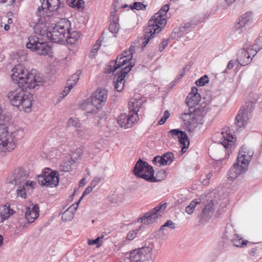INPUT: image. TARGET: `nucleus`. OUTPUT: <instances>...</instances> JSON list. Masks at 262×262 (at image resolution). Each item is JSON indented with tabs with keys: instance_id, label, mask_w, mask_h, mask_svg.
Segmentation results:
<instances>
[{
	"instance_id": "cd10ccee",
	"label": "nucleus",
	"mask_w": 262,
	"mask_h": 262,
	"mask_svg": "<svg viewBox=\"0 0 262 262\" xmlns=\"http://www.w3.org/2000/svg\"><path fill=\"white\" fill-rule=\"evenodd\" d=\"M201 100L200 95H188L186 102L187 106L190 108H194L195 106L198 105Z\"/></svg>"
},
{
	"instance_id": "ddd939ff",
	"label": "nucleus",
	"mask_w": 262,
	"mask_h": 262,
	"mask_svg": "<svg viewBox=\"0 0 262 262\" xmlns=\"http://www.w3.org/2000/svg\"><path fill=\"white\" fill-rule=\"evenodd\" d=\"M167 206V203H164L157 206L150 211L145 213L140 218L141 222L145 225H149L155 223L160 216H161V212L166 209Z\"/></svg>"
},
{
	"instance_id": "a878e982",
	"label": "nucleus",
	"mask_w": 262,
	"mask_h": 262,
	"mask_svg": "<svg viewBox=\"0 0 262 262\" xmlns=\"http://www.w3.org/2000/svg\"><path fill=\"white\" fill-rule=\"evenodd\" d=\"M80 37V32L78 31H70V28L69 31H66V37L64 39V41H66L69 44L73 45L76 43Z\"/></svg>"
},
{
	"instance_id": "052dcab7",
	"label": "nucleus",
	"mask_w": 262,
	"mask_h": 262,
	"mask_svg": "<svg viewBox=\"0 0 262 262\" xmlns=\"http://www.w3.org/2000/svg\"><path fill=\"white\" fill-rule=\"evenodd\" d=\"M73 85L72 84H70L68 87L65 88L64 90L62 92V98L66 96L68 93L70 92L71 90L73 88Z\"/></svg>"
},
{
	"instance_id": "f3484780",
	"label": "nucleus",
	"mask_w": 262,
	"mask_h": 262,
	"mask_svg": "<svg viewBox=\"0 0 262 262\" xmlns=\"http://www.w3.org/2000/svg\"><path fill=\"white\" fill-rule=\"evenodd\" d=\"M107 98V91L101 88L97 89L91 97V102L100 107L104 104Z\"/></svg>"
},
{
	"instance_id": "f03ea898",
	"label": "nucleus",
	"mask_w": 262,
	"mask_h": 262,
	"mask_svg": "<svg viewBox=\"0 0 262 262\" xmlns=\"http://www.w3.org/2000/svg\"><path fill=\"white\" fill-rule=\"evenodd\" d=\"M12 79L14 83L18 85L35 88L37 86L43 84V80L40 73H37L34 70L28 72L22 64L16 65L12 70Z\"/></svg>"
},
{
	"instance_id": "dca6fc26",
	"label": "nucleus",
	"mask_w": 262,
	"mask_h": 262,
	"mask_svg": "<svg viewBox=\"0 0 262 262\" xmlns=\"http://www.w3.org/2000/svg\"><path fill=\"white\" fill-rule=\"evenodd\" d=\"M152 249L149 247H143L135 249L130 253V258L132 261L140 262L145 261L148 258L149 254Z\"/></svg>"
},
{
	"instance_id": "0eeeda50",
	"label": "nucleus",
	"mask_w": 262,
	"mask_h": 262,
	"mask_svg": "<svg viewBox=\"0 0 262 262\" xmlns=\"http://www.w3.org/2000/svg\"><path fill=\"white\" fill-rule=\"evenodd\" d=\"M166 20L163 18L162 14L158 12L155 14L152 18L149 20L148 26L145 29L144 41L143 46L145 47L150 39L154 37L156 33L161 31L163 27L166 25Z\"/></svg>"
},
{
	"instance_id": "c85d7f7f",
	"label": "nucleus",
	"mask_w": 262,
	"mask_h": 262,
	"mask_svg": "<svg viewBox=\"0 0 262 262\" xmlns=\"http://www.w3.org/2000/svg\"><path fill=\"white\" fill-rule=\"evenodd\" d=\"M141 102L136 99H132L128 103L129 113H132L134 115L138 116V112L139 111V107Z\"/></svg>"
},
{
	"instance_id": "a19ab883",
	"label": "nucleus",
	"mask_w": 262,
	"mask_h": 262,
	"mask_svg": "<svg viewBox=\"0 0 262 262\" xmlns=\"http://www.w3.org/2000/svg\"><path fill=\"white\" fill-rule=\"evenodd\" d=\"M110 31L114 34L117 33L119 30V24L115 21H111L109 26Z\"/></svg>"
},
{
	"instance_id": "de8ad7c7",
	"label": "nucleus",
	"mask_w": 262,
	"mask_h": 262,
	"mask_svg": "<svg viewBox=\"0 0 262 262\" xmlns=\"http://www.w3.org/2000/svg\"><path fill=\"white\" fill-rule=\"evenodd\" d=\"M100 40H98L96 43L94 45V47L90 53L89 56L90 57L92 58L95 54L98 52L100 46Z\"/></svg>"
},
{
	"instance_id": "37998d69",
	"label": "nucleus",
	"mask_w": 262,
	"mask_h": 262,
	"mask_svg": "<svg viewBox=\"0 0 262 262\" xmlns=\"http://www.w3.org/2000/svg\"><path fill=\"white\" fill-rule=\"evenodd\" d=\"M152 162L155 165H158L159 166H161V165H166V163H165V159H164L162 156H156L153 160H152Z\"/></svg>"
},
{
	"instance_id": "393cba45",
	"label": "nucleus",
	"mask_w": 262,
	"mask_h": 262,
	"mask_svg": "<svg viewBox=\"0 0 262 262\" xmlns=\"http://www.w3.org/2000/svg\"><path fill=\"white\" fill-rule=\"evenodd\" d=\"M214 205V201L211 200L208 204L204 207L201 214V217L203 219L208 220L213 215L215 210Z\"/></svg>"
},
{
	"instance_id": "4be33fe9",
	"label": "nucleus",
	"mask_w": 262,
	"mask_h": 262,
	"mask_svg": "<svg viewBox=\"0 0 262 262\" xmlns=\"http://www.w3.org/2000/svg\"><path fill=\"white\" fill-rule=\"evenodd\" d=\"M63 5L61 3L60 0H43L41 6L39 7L43 6L45 13V9L51 12L57 10L59 8L63 7Z\"/></svg>"
},
{
	"instance_id": "5701e85b",
	"label": "nucleus",
	"mask_w": 262,
	"mask_h": 262,
	"mask_svg": "<svg viewBox=\"0 0 262 262\" xmlns=\"http://www.w3.org/2000/svg\"><path fill=\"white\" fill-rule=\"evenodd\" d=\"M39 216V207L38 205L32 204L27 208L25 219L29 223H33Z\"/></svg>"
},
{
	"instance_id": "f8f14e48",
	"label": "nucleus",
	"mask_w": 262,
	"mask_h": 262,
	"mask_svg": "<svg viewBox=\"0 0 262 262\" xmlns=\"http://www.w3.org/2000/svg\"><path fill=\"white\" fill-rule=\"evenodd\" d=\"M251 103H245L239 110L235 118V124L240 128H244L251 118L253 112Z\"/></svg>"
},
{
	"instance_id": "412c9836",
	"label": "nucleus",
	"mask_w": 262,
	"mask_h": 262,
	"mask_svg": "<svg viewBox=\"0 0 262 262\" xmlns=\"http://www.w3.org/2000/svg\"><path fill=\"white\" fill-rule=\"evenodd\" d=\"M130 60H132L133 62L135 63V61L132 58H126V55H124L123 56L118 55L114 63L113 66H110L108 73H112L113 75H116V73L117 72L116 71L118 69L124 66L127 62H128V64L127 66H129Z\"/></svg>"
},
{
	"instance_id": "6e6552de",
	"label": "nucleus",
	"mask_w": 262,
	"mask_h": 262,
	"mask_svg": "<svg viewBox=\"0 0 262 262\" xmlns=\"http://www.w3.org/2000/svg\"><path fill=\"white\" fill-rule=\"evenodd\" d=\"M71 27L70 21L66 18L61 20L55 25L54 27H51L50 32H48L49 40L55 43H61L64 42L66 37V31H69Z\"/></svg>"
},
{
	"instance_id": "13d9d810",
	"label": "nucleus",
	"mask_w": 262,
	"mask_h": 262,
	"mask_svg": "<svg viewBox=\"0 0 262 262\" xmlns=\"http://www.w3.org/2000/svg\"><path fill=\"white\" fill-rule=\"evenodd\" d=\"M181 144L183 145V147L182 148V152L184 153L186 152V149L188 148L189 145V138L187 139V141L184 140V143H180Z\"/></svg>"
},
{
	"instance_id": "4c0bfd02",
	"label": "nucleus",
	"mask_w": 262,
	"mask_h": 262,
	"mask_svg": "<svg viewBox=\"0 0 262 262\" xmlns=\"http://www.w3.org/2000/svg\"><path fill=\"white\" fill-rule=\"evenodd\" d=\"M199 204H200V201H196V200L191 201L190 204L186 207V212L188 214H191L193 212L196 206Z\"/></svg>"
},
{
	"instance_id": "9b49d317",
	"label": "nucleus",
	"mask_w": 262,
	"mask_h": 262,
	"mask_svg": "<svg viewBox=\"0 0 262 262\" xmlns=\"http://www.w3.org/2000/svg\"><path fill=\"white\" fill-rule=\"evenodd\" d=\"M43 6L38 7L37 11L36 12V19H34L35 24L34 26V30L36 34L42 36H45L48 38V32H50V27L47 26L45 23L48 21V15H44V11L43 10Z\"/></svg>"
},
{
	"instance_id": "7ed1b4c3",
	"label": "nucleus",
	"mask_w": 262,
	"mask_h": 262,
	"mask_svg": "<svg viewBox=\"0 0 262 262\" xmlns=\"http://www.w3.org/2000/svg\"><path fill=\"white\" fill-rule=\"evenodd\" d=\"M18 88L10 91L7 95L10 103L15 106H22L25 112H29L32 106L33 95L28 92L32 88L24 85H18Z\"/></svg>"
},
{
	"instance_id": "774afa93",
	"label": "nucleus",
	"mask_w": 262,
	"mask_h": 262,
	"mask_svg": "<svg viewBox=\"0 0 262 262\" xmlns=\"http://www.w3.org/2000/svg\"><path fill=\"white\" fill-rule=\"evenodd\" d=\"M76 1H78V0H67V4L73 8H75L76 4Z\"/></svg>"
},
{
	"instance_id": "6e6d98bb",
	"label": "nucleus",
	"mask_w": 262,
	"mask_h": 262,
	"mask_svg": "<svg viewBox=\"0 0 262 262\" xmlns=\"http://www.w3.org/2000/svg\"><path fill=\"white\" fill-rule=\"evenodd\" d=\"M169 227L170 229H174L176 228L175 224L171 220H168L163 225V227Z\"/></svg>"
},
{
	"instance_id": "69168bd1",
	"label": "nucleus",
	"mask_w": 262,
	"mask_h": 262,
	"mask_svg": "<svg viewBox=\"0 0 262 262\" xmlns=\"http://www.w3.org/2000/svg\"><path fill=\"white\" fill-rule=\"evenodd\" d=\"M82 200V198H80V199H79V200L77 202L75 203V204H73L72 205H71L70 207H69L68 208H72V210H73V213H75L76 210L78 208V205H79V203L80 202V201H81Z\"/></svg>"
},
{
	"instance_id": "0e129e2a",
	"label": "nucleus",
	"mask_w": 262,
	"mask_h": 262,
	"mask_svg": "<svg viewBox=\"0 0 262 262\" xmlns=\"http://www.w3.org/2000/svg\"><path fill=\"white\" fill-rule=\"evenodd\" d=\"M30 223H29L28 221L27 222H25L24 221H20L19 222V226L18 227L19 228H21L22 229H25L28 228L29 224Z\"/></svg>"
},
{
	"instance_id": "20e7f679",
	"label": "nucleus",
	"mask_w": 262,
	"mask_h": 262,
	"mask_svg": "<svg viewBox=\"0 0 262 262\" xmlns=\"http://www.w3.org/2000/svg\"><path fill=\"white\" fill-rule=\"evenodd\" d=\"M28 176V174L24 169L19 168L13 171L8 182L18 186L16 189L17 195L23 199H26L27 193L33 189V182L26 180Z\"/></svg>"
},
{
	"instance_id": "a211bd4d",
	"label": "nucleus",
	"mask_w": 262,
	"mask_h": 262,
	"mask_svg": "<svg viewBox=\"0 0 262 262\" xmlns=\"http://www.w3.org/2000/svg\"><path fill=\"white\" fill-rule=\"evenodd\" d=\"M138 118L137 115H134L132 113H128V115L123 113L118 117L117 122L121 127L128 128L131 127L133 124L137 121Z\"/></svg>"
},
{
	"instance_id": "58836bf2",
	"label": "nucleus",
	"mask_w": 262,
	"mask_h": 262,
	"mask_svg": "<svg viewBox=\"0 0 262 262\" xmlns=\"http://www.w3.org/2000/svg\"><path fill=\"white\" fill-rule=\"evenodd\" d=\"M162 157L165 160L166 165H169L174 159L173 154L170 152H167L162 155Z\"/></svg>"
},
{
	"instance_id": "e433bc0d",
	"label": "nucleus",
	"mask_w": 262,
	"mask_h": 262,
	"mask_svg": "<svg viewBox=\"0 0 262 262\" xmlns=\"http://www.w3.org/2000/svg\"><path fill=\"white\" fill-rule=\"evenodd\" d=\"M91 104V107H90V108H87L86 110L85 111V113L88 117L90 116L91 115H96L99 111V108L100 107V106L94 104L92 102Z\"/></svg>"
},
{
	"instance_id": "a18cd8bd",
	"label": "nucleus",
	"mask_w": 262,
	"mask_h": 262,
	"mask_svg": "<svg viewBox=\"0 0 262 262\" xmlns=\"http://www.w3.org/2000/svg\"><path fill=\"white\" fill-rule=\"evenodd\" d=\"M147 6L144 5L141 2H134L132 6H130V8L132 9H136L137 10H145Z\"/></svg>"
},
{
	"instance_id": "b1692460",
	"label": "nucleus",
	"mask_w": 262,
	"mask_h": 262,
	"mask_svg": "<svg viewBox=\"0 0 262 262\" xmlns=\"http://www.w3.org/2000/svg\"><path fill=\"white\" fill-rule=\"evenodd\" d=\"M14 212L15 211L10 208L9 203L0 205V223H3L5 220H7Z\"/></svg>"
},
{
	"instance_id": "5fc2aeb1",
	"label": "nucleus",
	"mask_w": 262,
	"mask_h": 262,
	"mask_svg": "<svg viewBox=\"0 0 262 262\" xmlns=\"http://www.w3.org/2000/svg\"><path fill=\"white\" fill-rule=\"evenodd\" d=\"M169 9V5H165L159 10L158 13H160V14H162V15L163 16L166 14V13Z\"/></svg>"
},
{
	"instance_id": "3c124183",
	"label": "nucleus",
	"mask_w": 262,
	"mask_h": 262,
	"mask_svg": "<svg viewBox=\"0 0 262 262\" xmlns=\"http://www.w3.org/2000/svg\"><path fill=\"white\" fill-rule=\"evenodd\" d=\"M170 116V113L168 111L166 110L164 112V114L162 118L159 121L158 124L162 125L163 124L167 119L169 118Z\"/></svg>"
},
{
	"instance_id": "e2e57ef3",
	"label": "nucleus",
	"mask_w": 262,
	"mask_h": 262,
	"mask_svg": "<svg viewBox=\"0 0 262 262\" xmlns=\"http://www.w3.org/2000/svg\"><path fill=\"white\" fill-rule=\"evenodd\" d=\"M168 41L167 39H163L161 43V46L159 47V51L162 52L168 45Z\"/></svg>"
},
{
	"instance_id": "ea45409f",
	"label": "nucleus",
	"mask_w": 262,
	"mask_h": 262,
	"mask_svg": "<svg viewBox=\"0 0 262 262\" xmlns=\"http://www.w3.org/2000/svg\"><path fill=\"white\" fill-rule=\"evenodd\" d=\"M67 124L68 126H74L75 127L79 128L81 127V124L79 122L78 118H71L68 121Z\"/></svg>"
},
{
	"instance_id": "6ab92c4d",
	"label": "nucleus",
	"mask_w": 262,
	"mask_h": 262,
	"mask_svg": "<svg viewBox=\"0 0 262 262\" xmlns=\"http://www.w3.org/2000/svg\"><path fill=\"white\" fill-rule=\"evenodd\" d=\"M252 12H247L241 16L236 23L235 26L233 28L234 33H237L241 34L243 33V28L249 22L252 21Z\"/></svg>"
},
{
	"instance_id": "bf43d9fd",
	"label": "nucleus",
	"mask_w": 262,
	"mask_h": 262,
	"mask_svg": "<svg viewBox=\"0 0 262 262\" xmlns=\"http://www.w3.org/2000/svg\"><path fill=\"white\" fill-rule=\"evenodd\" d=\"M73 85L72 84H70L68 87L65 88L64 90L62 92V98L66 96L68 93L70 92L71 90L73 88Z\"/></svg>"
},
{
	"instance_id": "1a4fd4ad",
	"label": "nucleus",
	"mask_w": 262,
	"mask_h": 262,
	"mask_svg": "<svg viewBox=\"0 0 262 262\" xmlns=\"http://www.w3.org/2000/svg\"><path fill=\"white\" fill-rule=\"evenodd\" d=\"M134 174L137 177L142 178L149 182L160 181L157 176H154L155 171L152 166L146 162L140 159L135 164L133 169Z\"/></svg>"
},
{
	"instance_id": "864d4df0",
	"label": "nucleus",
	"mask_w": 262,
	"mask_h": 262,
	"mask_svg": "<svg viewBox=\"0 0 262 262\" xmlns=\"http://www.w3.org/2000/svg\"><path fill=\"white\" fill-rule=\"evenodd\" d=\"M103 237V236H99L95 239H92V240L89 239L88 241V243L89 245H94L95 244H97V245H98L97 246V247H99L100 245L99 241L100 239L102 238Z\"/></svg>"
},
{
	"instance_id": "f704fd0d",
	"label": "nucleus",
	"mask_w": 262,
	"mask_h": 262,
	"mask_svg": "<svg viewBox=\"0 0 262 262\" xmlns=\"http://www.w3.org/2000/svg\"><path fill=\"white\" fill-rule=\"evenodd\" d=\"M185 28H175L173 31L171 33L170 37L172 39L179 38L182 37L185 34Z\"/></svg>"
},
{
	"instance_id": "2f4dec72",
	"label": "nucleus",
	"mask_w": 262,
	"mask_h": 262,
	"mask_svg": "<svg viewBox=\"0 0 262 262\" xmlns=\"http://www.w3.org/2000/svg\"><path fill=\"white\" fill-rule=\"evenodd\" d=\"M10 119L9 115L3 113L2 106L0 104V127H3L10 124Z\"/></svg>"
},
{
	"instance_id": "473e14b6",
	"label": "nucleus",
	"mask_w": 262,
	"mask_h": 262,
	"mask_svg": "<svg viewBox=\"0 0 262 262\" xmlns=\"http://www.w3.org/2000/svg\"><path fill=\"white\" fill-rule=\"evenodd\" d=\"M248 101L245 103H251L252 105V111H253L255 105L257 102V100L259 99V95L257 93H255L253 92L249 93L248 96Z\"/></svg>"
},
{
	"instance_id": "09e8293b",
	"label": "nucleus",
	"mask_w": 262,
	"mask_h": 262,
	"mask_svg": "<svg viewBox=\"0 0 262 262\" xmlns=\"http://www.w3.org/2000/svg\"><path fill=\"white\" fill-rule=\"evenodd\" d=\"M104 178L103 177H95L91 181V185L95 187L100 182L103 181Z\"/></svg>"
},
{
	"instance_id": "49530a36",
	"label": "nucleus",
	"mask_w": 262,
	"mask_h": 262,
	"mask_svg": "<svg viewBox=\"0 0 262 262\" xmlns=\"http://www.w3.org/2000/svg\"><path fill=\"white\" fill-rule=\"evenodd\" d=\"M80 74L81 71L80 70L77 71L72 76L70 81H72L73 82L70 84H72L73 86L76 85L79 80Z\"/></svg>"
},
{
	"instance_id": "72a5a7b5",
	"label": "nucleus",
	"mask_w": 262,
	"mask_h": 262,
	"mask_svg": "<svg viewBox=\"0 0 262 262\" xmlns=\"http://www.w3.org/2000/svg\"><path fill=\"white\" fill-rule=\"evenodd\" d=\"M72 208H68L62 214V221L66 222L68 221H70L73 219L74 213H73V210H72Z\"/></svg>"
},
{
	"instance_id": "f257e3e1",
	"label": "nucleus",
	"mask_w": 262,
	"mask_h": 262,
	"mask_svg": "<svg viewBox=\"0 0 262 262\" xmlns=\"http://www.w3.org/2000/svg\"><path fill=\"white\" fill-rule=\"evenodd\" d=\"M24 134L21 128L13 124L0 127V151L6 153L13 150Z\"/></svg>"
},
{
	"instance_id": "aec40b11",
	"label": "nucleus",
	"mask_w": 262,
	"mask_h": 262,
	"mask_svg": "<svg viewBox=\"0 0 262 262\" xmlns=\"http://www.w3.org/2000/svg\"><path fill=\"white\" fill-rule=\"evenodd\" d=\"M194 115L190 110L187 112H184L182 115V119L188 131L193 130L196 126V119Z\"/></svg>"
},
{
	"instance_id": "7c9ffc66",
	"label": "nucleus",
	"mask_w": 262,
	"mask_h": 262,
	"mask_svg": "<svg viewBox=\"0 0 262 262\" xmlns=\"http://www.w3.org/2000/svg\"><path fill=\"white\" fill-rule=\"evenodd\" d=\"M229 233L226 228L221 237V239L219 244L220 246L223 249L227 248L228 247L229 245Z\"/></svg>"
},
{
	"instance_id": "39448f33",
	"label": "nucleus",
	"mask_w": 262,
	"mask_h": 262,
	"mask_svg": "<svg viewBox=\"0 0 262 262\" xmlns=\"http://www.w3.org/2000/svg\"><path fill=\"white\" fill-rule=\"evenodd\" d=\"M253 154V151L246 146H242L238 152L237 162L230 168L231 181H233L241 174L245 173L247 170Z\"/></svg>"
},
{
	"instance_id": "c9c22d12",
	"label": "nucleus",
	"mask_w": 262,
	"mask_h": 262,
	"mask_svg": "<svg viewBox=\"0 0 262 262\" xmlns=\"http://www.w3.org/2000/svg\"><path fill=\"white\" fill-rule=\"evenodd\" d=\"M235 236L236 237L232 241L234 246L237 247H243L244 246L247 245L248 242L247 240L243 241L241 237H239V236L236 234Z\"/></svg>"
},
{
	"instance_id": "603ef678",
	"label": "nucleus",
	"mask_w": 262,
	"mask_h": 262,
	"mask_svg": "<svg viewBox=\"0 0 262 262\" xmlns=\"http://www.w3.org/2000/svg\"><path fill=\"white\" fill-rule=\"evenodd\" d=\"M92 104H91V100H84L82 103L81 104V108L83 110H86L87 108H90V107H91Z\"/></svg>"
},
{
	"instance_id": "9d476101",
	"label": "nucleus",
	"mask_w": 262,
	"mask_h": 262,
	"mask_svg": "<svg viewBox=\"0 0 262 262\" xmlns=\"http://www.w3.org/2000/svg\"><path fill=\"white\" fill-rule=\"evenodd\" d=\"M26 47L31 51L36 52L40 55H48L52 56L53 54L52 48L42 39L36 36H31L28 38Z\"/></svg>"
},
{
	"instance_id": "4468645a",
	"label": "nucleus",
	"mask_w": 262,
	"mask_h": 262,
	"mask_svg": "<svg viewBox=\"0 0 262 262\" xmlns=\"http://www.w3.org/2000/svg\"><path fill=\"white\" fill-rule=\"evenodd\" d=\"M58 174L55 171L50 173L45 172L43 174L38 176V182L42 186L54 187L56 186L59 183Z\"/></svg>"
},
{
	"instance_id": "680f3d73",
	"label": "nucleus",
	"mask_w": 262,
	"mask_h": 262,
	"mask_svg": "<svg viewBox=\"0 0 262 262\" xmlns=\"http://www.w3.org/2000/svg\"><path fill=\"white\" fill-rule=\"evenodd\" d=\"M73 85L72 84H70L68 87L65 88L64 90L62 92V98L66 96L68 93L70 92L71 90L73 88Z\"/></svg>"
},
{
	"instance_id": "338daca9",
	"label": "nucleus",
	"mask_w": 262,
	"mask_h": 262,
	"mask_svg": "<svg viewBox=\"0 0 262 262\" xmlns=\"http://www.w3.org/2000/svg\"><path fill=\"white\" fill-rule=\"evenodd\" d=\"M76 4L75 8L77 9H83L84 7V2L83 0H78L76 1Z\"/></svg>"
},
{
	"instance_id": "2eb2a0df",
	"label": "nucleus",
	"mask_w": 262,
	"mask_h": 262,
	"mask_svg": "<svg viewBox=\"0 0 262 262\" xmlns=\"http://www.w3.org/2000/svg\"><path fill=\"white\" fill-rule=\"evenodd\" d=\"M134 66V62L130 61L129 66H126L122 68L119 72L116 73L115 76H118L117 79L115 82V89L119 92H121L124 86V78L132 68Z\"/></svg>"
},
{
	"instance_id": "c03bdc74",
	"label": "nucleus",
	"mask_w": 262,
	"mask_h": 262,
	"mask_svg": "<svg viewBox=\"0 0 262 262\" xmlns=\"http://www.w3.org/2000/svg\"><path fill=\"white\" fill-rule=\"evenodd\" d=\"M141 227V226L139 227V228L136 229L134 230L130 231L128 233L126 239L128 241H132L136 237L137 233L140 230Z\"/></svg>"
},
{
	"instance_id": "8fccbe9b",
	"label": "nucleus",
	"mask_w": 262,
	"mask_h": 262,
	"mask_svg": "<svg viewBox=\"0 0 262 262\" xmlns=\"http://www.w3.org/2000/svg\"><path fill=\"white\" fill-rule=\"evenodd\" d=\"M71 168V164L69 162H63L60 166V169L62 171H69Z\"/></svg>"
},
{
	"instance_id": "79ce46f5",
	"label": "nucleus",
	"mask_w": 262,
	"mask_h": 262,
	"mask_svg": "<svg viewBox=\"0 0 262 262\" xmlns=\"http://www.w3.org/2000/svg\"><path fill=\"white\" fill-rule=\"evenodd\" d=\"M209 79L207 75H205L201 77L199 79L195 81V84L197 86H201L204 85L205 84L208 83Z\"/></svg>"
},
{
	"instance_id": "4d7b16f0",
	"label": "nucleus",
	"mask_w": 262,
	"mask_h": 262,
	"mask_svg": "<svg viewBox=\"0 0 262 262\" xmlns=\"http://www.w3.org/2000/svg\"><path fill=\"white\" fill-rule=\"evenodd\" d=\"M94 188V187L93 186H91V185L90 184V186H89L88 187H87L85 188V190L84 191V192L82 193V196L80 198H82V199L84 196L89 194L90 192H91L92 191L93 189Z\"/></svg>"
},
{
	"instance_id": "423d86ee",
	"label": "nucleus",
	"mask_w": 262,
	"mask_h": 262,
	"mask_svg": "<svg viewBox=\"0 0 262 262\" xmlns=\"http://www.w3.org/2000/svg\"><path fill=\"white\" fill-rule=\"evenodd\" d=\"M259 40L256 41V44L252 46L248 42L245 43L243 48L237 53V61L230 60V69L234 66L239 64L241 66H245L250 62L252 58L254 57L257 53L262 49V44L257 47V43Z\"/></svg>"
},
{
	"instance_id": "bb28decb",
	"label": "nucleus",
	"mask_w": 262,
	"mask_h": 262,
	"mask_svg": "<svg viewBox=\"0 0 262 262\" xmlns=\"http://www.w3.org/2000/svg\"><path fill=\"white\" fill-rule=\"evenodd\" d=\"M172 138H178L180 143H184V140L187 141L188 137L187 134L179 129H171L168 133Z\"/></svg>"
},
{
	"instance_id": "c756f323",
	"label": "nucleus",
	"mask_w": 262,
	"mask_h": 262,
	"mask_svg": "<svg viewBox=\"0 0 262 262\" xmlns=\"http://www.w3.org/2000/svg\"><path fill=\"white\" fill-rule=\"evenodd\" d=\"M223 131L219 134L220 137H223V140L220 142L225 148L227 149L229 145V133L227 129L224 128Z\"/></svg>"
}]
</instances>
